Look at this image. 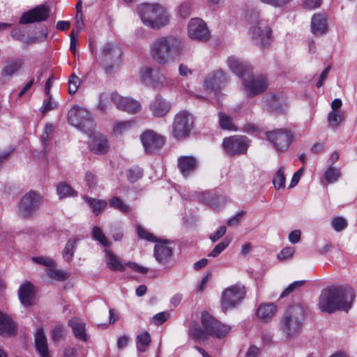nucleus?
<instances>
[{"label": "nucleus", "mask_w": 357, "mask_h": 357, "mask_svg": "<svg viewBox=\"0 0 357 357\" xmlns=\"http://www.w3.org/2000/svg\"><path fill=\"white\" fill-rule=\"evenodd\" d=\"M15 331V326L10 318L0 312V335H10Z\"/></svg>", "instance_id": "473e14b6"}, {"label": "nucleus", "mask_w": 357, "mask_h": 357, "mask_svg": "<svg viewBox=\"0 0 357 357\" xmlns=\"http://www.w3.org/2000/svg\"><path fill=\"white\" fill-rule=\"evenodd\" d=\"M68 325L72 328L76 338L84 342L87 340L84 322L77 317H73L68 321Z\"/></svg>", "instance_id": "bb28decb"}, {"label": "nucleus", "mask_w": 357, "mask_h": 357, "mask_svg": "<svg viewBox=\"0 0 357 357\" xmlns=\"http://www.w3.org/2000/svg\"><path fill=\"white\" fill-rule=\"evenodd\" d=\"M150 334L147 331L139 333L136 337L137 349L140 352H145L151 343Z\"/></svg>", "instance_id": "c9c22d12"}, {"label": "nucleus", "mask_w": 357, "mask_h": 357, "mask_svg": "<svg viewBox=\"0 0 357 357\" xmlns=\"http://www.w3.org/2000/svg\"><path fill=\"white\" fill-rule=\"evenodd\" d=\"M172 251L166 243H160L155 245L154 256L160 263L165 262L172 255Z\"/></svg>", "instance_id": "7c9ffc66"}, {"label": "nucleus", "mask_w": 357, "mask_h": 357, "mask_svg": "<svg viewBox=\"0 0 357 357\" xmlns=\"http://www.w3.org/2000/svg\"><path fill=\"white\" fill-rule=\"evenodd\" d=\"M227 74L221 70L209 74L204 81V88L206 91L216 93L227 82Z\"/></svg>", "instance_id": "a211bd4d"}, {"label": "nucleus", "mask_w": 357, "mask_h": 357, "mask_svg": "<svg viewBox=\"0 0 357 357\" xmlns=\"http://www.w3.org/2000/svg\"><path fill=\"white\" fill-rule=\"evenodd\" d=\"M18 295L20 301L23 305L25 307L31 305L34 298L33 284L29 282L23 283L20 287Z\"/></svg>", "instance_id": "a878e982"}, {"label": "nucleus", "mask_w": 357, "mask_h": 357, "mask_svg": "<svg viewBox=\"0 0 357 357\" xmlns=\"http://www.w3.org/2000/svg\"><path fill=\"white\" fill-rule=\"evenodd\" d=\"M45 272L48 277L55 280L61 281L68 278L66 273L61 270L55 269L54 267L47 268Z\"/></svg>", "instance_id": "de8ad7c7"}, {"label": "nucleus", "mask_w": 357, "mask_h": 357, "mask_svg": "<svg viewBox=\"0 0 357 357\" xmlns=\"http://www.w3.org/2000/svg\"><path fill=\"white\" fill-rule=\"evenodd\" d=\"M115 105L121 110L135 114L140 111L141 105L139 102L128 97H122L117 93L114 96Z\"/></svg>", "instance_id": "aec40b11"}, {"label": "nucleus", "mask_w": 357, "mask_h": 357, "mask_svg": "<svg viewBox=\"0 0 357 357\" xmlns=\"http://www.w3.org/2000/svg\"><path fill=\"white\" fill-rule=\"evenodd\" d=\"M276 310L277 307L273 303L261 304L257 310V316L264 321H268L275 317Z\"/></svg>", "instance_id": "c85d7f7f"}, {"label": "nucleus", "mask_w": 357, "mask_h": 357, "mask_svg": "<svg viewBox=\"0 0 357 357\" xmlns=\"http://www.w3.org/2000/svg\"><path fill=\"white\" fill-rule=\"evenodd\" d=\"M107 147L106 137L102 134H96L91 144V151L97 154H102L107 151Z\"/></svg>", "instance_id": "c756f323"}, {"label": "nucleus", "mask_w": 357, "mask_h": 357, "mask_svg": "<svg viewBox=\"0 0 357 357\" xmlns=\"http://www.w3.org/2000/svg\"><path fill=\"white\" fill-rule=\"evenodd\" d=\"M182 41L173 36L156 38L150 45V55L160 65H166L178 59L183 51Z\"/></svg>", "instance_id": "f03ea898"}, {"label": "nucleus", "mask_w": 357, "mask_h": 357, "mask_svg": "<svg viewBox=\"0 0 357 357\" xmlns=\"http://www.w3.org/2000/svg\"><path fill=\"white\" fill-rule=\"evenodd\" d=\"M284 167H281L275 173L273 183L276 190L283 189L285 187V176Z\"/></svg>", "instance_id": "c03bdc74"}, {"label": "nucleus", "mask_w": 357, "mask_h": 357, "mask_svg": "<svg viewBox=\"0 0 357 357\" xmlns=\"http://www.w3.org/2000/svg\"><path fill=\"white\" fill-rule=\"evenodd\" d=\"M42 199L40 195L30 191L25 194L20 204V214L24 217H29L33 215L39 208Z\"/></svg>", "instance_id": "4468645a"}, {"label": "nucleus", "mask_w": 357, "mask_h": 357, "mask_svg": "<svg viewBox=\"0 0 357 357\" xmlns=\"http://www.w3.org/2000/svg\"><path fill=\"white\" fill-rule=\"evenodd\" d=\"M135 126V122L133 121H121L115 124L113 131L116 135H121L129 131Z\"/></svg>", "instance_id": "a19ab883"}, {"label": "nucleus", "mask_w": 357, "mask_h": 357, "mask_svg": "<svg viewBox=\"0 0 357 357\" xmlns=\"http://www.w3.org/2000/svg\"><path fill=\"white\" fill-rule=\"evenodd\" d=\"M250 141L245 136H232L224 139L222 146L229 155L243 154L247 152Z\"/></svg>", "instance_id": "ddd939ff"}, {"label": "nucleus", "mask_w": 357, "mask_h": 357, "mask_svg": "<svg viewBox=\"0 0 357 357\" xmlns=\"http://www.w3.org/2000/svg\"><path fill=\"white\" fill-rule=\"evenodd\" d=\"M115 96H117L116 93H113L111 94L105 93L101 94L100 96V101L98 105V108L100 111H106L112 102L115 104Z\"/></svg>", "instance_id": "4c0bfd02"}, {"label": "nucleus", "mask_w": 357, "mask_h": 357, "mask_svg": "<svg viewBox=\"0 0 357 357\" xmlns=\"http://www.w3.org/2000/svg\"><path fill=\"white\" fill-rule=\"evenodd\" d=\"M341 176V172L336 167L330 165L327 167L324 178L327 183H333L338 181Z\"/></svg>", "instance_id": "e433bc0d"}, {"label": "nucleus", "mask_w": 357, "mask_h": 357, "mask_svg": "<svg viewBox=\"0 0 357 357\" xmlns=\"http://www.w3.org/2000/svg\"><path fill=\"white\" fill-rule=\"evenodd\" d=\"M150 109L153 116L162 117L170 111L171 104L161 96H158L151 102Z\"/></svg>", "instance_id": "4be33fe9"}, {"label": "nucleus", "mask_w": 357, "mask_h": 357, "mask_svg": "<svg viewBox=\"0 0 357 357\" xmlns=\"http://www.w3.org/2000/svg\"><path fill=\"white\" fill-rule=\"evenodd\" d=\"M53 131V126L51 124H47L44 129V132L42 135V139L44 143L48 142L50 137V135Z\"/></svg>", "instance_id": "338daca9"}, {"label": "nucleus", "mask_w": 357, "mask_h": 357, "mask_svg": "<svg viewBox=\"0 0 357 357\" xmlns=\"http://www.w3.org/2000/svg\"><path fill=\"white\" fill-rule=\"evenodd\" d=\"M157 69L149 67L143 68L140 72L142 79L147 84L151 86V83L155 75H157Z\"/></svg>", "instance_id": "a18cd8bd"}, {"label": "nucleus", "mask_w": 357, "mask_h": 357, "mask_svg": "<svg viewBox=\"0 0 357 357\" xmlns=\"http://www.w3.org/2000/svg\"><path fill=\"white\" fill-rule=\"evenodd\" d=\"M142 170L140 168L135 167L128 170L127 177L130 182L134 183L142 178Z\"/></svg>", "instance_id": "603ef678"}, {"label": "nucleus", "mask_w": 357, "mask_h": 357, "mask_svg": "<svg viewBox=\"0 0 357 357\" xmlns=\"http://www.w3.org/2000/svg\"><path fill=\"white\" fill-rule=\"evenodd\" d=\"M92 236L96 241H98L102 245L106 247L110 245L109 241L107 240V237L99 227L95 226L93 227Z\"/></svg>", "instance_id": "49530a36"}, {"label": "nucleus", "mask_w": 357, "mask_h": 357, "mask_svg": "<svg viewBox=\"0 0 357 357\" xmlns=\"http://www.w3.org/2000/svg\"><path fill=\"white\" fill-rule=\"evenodd\" d=\"M24 65V60L22 59H13L6 61L1 68V76L10 77L18 73Z\"/></svg>", "instance_id": "5701e85b"}, {"label": "nucleus", "mask_w": 357, "mask_h": 357, "mask_svg": "<svg viewBox=\"0 0 357 357\" xmlns=\"http://www.w3.org/2000/svg\"><path fill=\"white\" fill-rule=\"evenodd\" d=\"M50 12V8L47 5L37 6L24 13L20 17V22L21 24H29L45 21L49 17Z\"/></svg>", "instance_id": "dca6fc26"}, {"label": "nucleus", "mask_w": 357, "mask_h": 357, "mask_svg": "<svg viewBox=\"0 0 357 357\" xmlns=\"http://www.w3.org/2000/svg\"><path fill=\"white\" fill-rule=\"evenodd\" d=\"M137 234L140 238L145 239L146 241H151V242H157L158 241L157 238L155 236H154L153 234L148 232L146 230H145L141 226H137Z\"/></svg>", "instance_id": "6e6d98bb"}, {"label": "nucleus", "mask_w": 357, "mask_h": 357, "mask_svg": "<svg viewBox=\"0 0 357 357\" xmlns=\"http://www.w3.org/2000/svg\"><path fill=\"white\" fill-rule=\"evenodd\" d=\"M267 140L278 152L285 151L290 146L292 133L287 129H276L266 132Z\"/></svg>", "instance_id": "9b49d317"}, {"label": "nucleus", "mask_w": 357, "mask_h": 357, "mask_svg": "<svg viewBox=\"0 0 357 357\" xmlns=\"http://www.w3.org/2000/svg\"><path fill=\"white\" fill-rule=\"evenodd\" d=\"M305 307L299 303L294 304L287 309L280 322V330L287 338L296 335L305 317Z\"/></svg>", "instance_id": "20e7f679"}, {"label": "nucleus", "mask_w": 357, "mask_h": 357, "mask_svg": "<svg viewBox=\"0 0 357 357\" xmlns=\"http://www.w3.org/2000/svg\"><path fill=\"white\" fill-rule=\"evenodd\" d=\"M178 72L181 76L188 77L192 75V70L185 64H181L178 67Z\"/></svg>", "instance_id": "774afa93"}, {"label": "nucleus", "mask_w": 357, "mask_h": 357, "mask_svg": "<svg viewBox=\"0 0 357 357\" xmlns=\"http://www.w3.org/2000/svg\"><path fill=\"white\" fill-rule=\"evenodd\" d=\"M109 204L111 207L121 211L123 213H129L131 211L130 206L117 197H112L110 198L109 199Z\"/></svg>", "instance_id": "79ce46f5"}, {"label": "nucleus", "mask_w": 357, "mask_h": 357, "mask_svg": "<svg viewBox=\"0 0 357 357\" xmlns=\"http://www.w3.org/2000/svg\"><path fill=\"white\" fill-rule=\"evenodd\" d=\"M193 116L186 110L178 112L174 116L172 124V135L176 139L187 137L193 125Z\"/></svg>", "instance_id": "6e6552de"}, {"label": "nucleus", "mask_w": 357, "mask_h": 357, "mask_svg": "<svg viewBox=\"0 0 357 357\" xmlns=\"http://www.w3.org/2000/svg\"><path fill=\"white\" fill-rule=\"evenodd\" d=\"M347 220L342 217H335L332 221V227L336 231H341L347 227Z\"/></svg>", "instance_id": "5fc2aeb1"}, {"label": "nucleus", "mask_w": 357, "mask_h": 357, "mask_svg": "<svg viewBox=\"0 0 357 357\" xmlns=\"http://www.w3.org/2000/svg\"><path fill=\"white\" fill-rule=\"evenodd\" d=\"M242 89L248 97H254L266 90L268 86L267 79L262 75L246 77L243 79Z\"/></svg>", "instance_id": "f8f14e48"}, {"label": "nucleus", "mask_w": 357, "mask_h": 357, "mask_svg": "<svg viewBox=\"0 0 357 357\" xmlns=\"http://www.w3.org/2000/svg\"><path fill=\"white\" fill-rule=\"evenodd\" d=\"M188 34L189 38L197 40H205L209 37L205 22L199 18H194L189 22Z\"/></svg>", "instance_id": "f3484780"}, {"label": "nucleus", "mask_w": 357, "mask_h": 357, "mask_svg": "<svg viewBox=\"0 0 357 357\" xmlns=\"http://www.w3.org/2000/svg\"><path fill=\"white\" fill-rule=\"evenodd\" d=\"M68 121L72 126L86 133L92 131L93 123L89 112L86 109L75 106L68 112Z\"/></svg>", "instance_id": "1a4fd4ad"}, {"label": "nucleus", "mask_w": 357, "mask_h": 357, "mask_svg": "<svg viewBox=\"0 0 357 357\" xmlns=\"http://www.w3.org/2000/svg\"><path fill=\"white\" fill-rule=\"evenodd\" d=\"M65 333V328L62 326H57L52 331V337L54 341H59Z\"/></svg>", "instance_id": "bf43d9fd"}, {"label": "nucleus", "mask_w": 357, "mask_h": 357, "mask_svg": "<svg viewBox=\"0 0 357 357\" xmlns=\"http://www.w3.org/2000/svg\"><path fill=\"white\" fill-rule=\"evenodd\" d=\"M121 53V49L116 42L107 43L100 48L98 61L107 74L111 73L114 67L119 64Z\"/></svg>", "instance_id": "0eeeda50"}, {"label": "nucleus", "mask_w": 357, "mask_h": 357, "mask_svg": "<svg viewBox=\"0 0 357 357\" xmlns=\"http://www.w3.org/2000/svg\"><path fill=\"white\" fill-rule=\"evenodd\" d=\"M219 125L222 129L236 130V128L233 123V120L231 116L227 115L225 113H218Z\"/></svg>", "instance_id": "ea45409f"}, {"label": "nucleus", "mask_w": 357, "mask_h": 357, "mask_svg": "<svg viewBox=\"0 0 357 357\" xmlns=\"http://www.w3.org/2000/svg\"><path fill=\"white\" fill-rule=\"evenodd\" d=\"M295 252V248L294 247H287L283 248L278 254V259L280 261H285L291 259Z\"/></svg>", "instance_id": "864d4df0"}, {"label": "nucleus", "mask_w": 357, "mask_h": 357, "mask_svg": "<svg viewBox=\"0 0 357 357\" xmlns=\"http://www.w3.org/2000/svg\"><path fill=\"white\" fill-rule=\"evenodd\" d=\"M140 139L145 151L149 153L158 151L165 143L164 137L153 130L145 131Z\"/></svg>", "instance_id": "2eb2a0df"}, {"label": "nucleus", "mask_w": 357, "mask_h": 357, "mask_svg": "<svg viewBox=\"0 0 357 357\" xmlns=\"http://www.w3.org/2000/svg\"><path fill=\"white\" fill-rule=\"evenodd\" d=\"M311 31L314 35H323L328 31L327 19L325 15L314 14L311 20Z\"/></svg>", "instance_id": "b1692460"}, {"label": "nucleus", "mask_w": 357, "mask_h": 357, "mask_svg": "<svg viewBox=\"0 0 357 357\" xmlns=\"http://www.w3.org/2000/svg\"><path fill=\"white\" fill-rule=\"evenodd\" d=\"M125 265L130 267L132 270L140 273H146L149 271L148 268L139 265L135 262L130 261L126 263Z\"/></svg>", "instance_id": "e2e57ef3"}, {"label": "nucleus", "mask_w": 357, "mask_h": 357, "mask_svg": "<svg viewBox=\"0 0 357 357\" xmlns=\"http://www.w3.org/2000/svg\"><path fill=\"white\" fill-rule=\"evenodd\" d=\"M343 120L344 115L341 111H332L328 114V123L330 127H337Z\"/></svg>", "instance_id": "37998d69"}, {"label": "nucleus", "mask_w": 357, "mask_h": 357, "mask_svg": "<svg viewBox=\"0 0 357 357\" xmlns=\"http://www.w3.org/2000/svg\"><path fill=\"white\" fill-rule=\"evenodd\" d=\"M201 321L202 328L196 322H192L190 325L189 335L195 341H204L208 336L221 339L231 330L229 326L220 322L207 312L202 313Z\"/></svg>", "instance_id": "7ed1b4c3"}, {"label": "nucleus", "mask_w": 357, "mask_h": 357, "mask_svg": "<svg viewBox=\"0 0 357 357\" xmlns=\"http://www.w3.org/2000/svg\"><path fill=\"white\" fill-rule=\"evenodd\" d=\"M86 185L90 188H93L97 183V178L91 172H87L85 175Z\"/></svg>", "instance_id": "680f3d73"}, {"label": "nucleus", "mask_w": 357, "mask_h": 357, "mask_svg": "<svg viewBox=\"0 0 357 357\" xmlns=\"http://www.w3.org/2000/svg\"><path fill=\"white\" fill-rule=\"evenodd\" d=\"M177 166L181 174L187 178L197 167V159L191 155H182L177 160Z\"/></svg>", "instance_id": "412c9836"}, {"label": "nucleus", "mask_w": 357, "mask_h": 357, "mask_svg": "<svg viewBox=\"0 0 357 357\" xmlns=\"http://www.w3.org/2000/svg\"><path fill=\"white\" fill-rule=\"evenodd\" d=\"M169 316V314L168 312H159L153 316V320L155 325L160 326L167 320Z\"/></svg>", "instance_id": "13d9d810"}, {"label": "nucleus", "mask_w": 357, "mask_h": 357, "mask_svg": "<svg viewBox=\"0 0 357 357\" xmlns=\"http://www.w3.org/2000/svg\"><path fill=\"white\" fill-rule=\"evenodd\" d=\"M248 20L252 24L250 35L254 43L261 47L269 45L272 41V30L266 22L261 20L257 13L246 14Z\"/></svg>", "instance_id": "423d86ee"}, {"label": "nucleus", "mask_w": 357, "mask_h": 357, "mask_svg": "<svg viewBox=\"0 0 357 357\" xmlns=\"http://www.w3.org/2000/svg\"><path fill=\"white\" fill-rule=\"evenodd\" d=\"M31 261L36 264L46 266L47 268L50 267H54L56 265L55 261L53 259L47 257H33L31 258Z\"/></svg>", "instance_id": "8fccbe9b"}, {"label": "nucleus", "mask_w": 357, "mask_h": 357, "mask_svg": "<svg viewBox=\"0 0 357 357\" xmlns=\"http://www.w3.org/2000/svg\"><path fill=\"white\" fill-rule=\"evenodd\" d=\"M230 243V240L228 238H225L222 241L219 243L218 245L215 246V248L208 253V257H218L223 250H225Z\"/></svg>", "instance_id": "09e8293b"}, {"label": "nucleus", "mask_w": 357, "mask_h": 357, "mask_svg": "<svg viewBox=\"0 0 357 357\" xmlns=\"http://www.w3.org/2000/svg\"><path fill=\"white\" fill-rule=\"evenodd\" d=\"M227 63L230 70L242 79L249 75L252 71V68L246 61L234 56L228 57Z\"/></svg>", "instance_id": "6ab92c4d"}, {"label": "nucleus", "mask_w": 357, "mask_h": 357, "mask_svg": "<svg viewBox=\"0 0 357 357\" xmlns=\"http://www.w3.org/2000/svg\"><path fill=\"white\" fill-rule=\"evenodd\" d=\"M138 12L143 23L151 28L159 29L169 22L167 10L160 4H142Z\"/></svg>", "instance_id": "39448f33"}, {"label": "nucleus", "mask_w": 357, "mask_h": 357, "mask_svg": "<svg viewBox=\"0 0 357 357\" xmlns=\"http://www.w3.org/2000/svg\"><path fill=\"white\" fill-rule=\"evenodd\" d=\"M321 0H305L303 6L307 9H314L321 6Z\"/></svg>", "instance_id": "69168bd1"}, {"label": "nucleus", "mask_w": 357, "mask_h": 357, "mask_svg": "<svg viewBox=\"0 0 357 357\" xmlns=\"http://www.w3.org/2000/svg\"><path fill=\"white\" fill-rule=\"evenodd\" d=\"M354 297L355 293L351 289L328 287L321 291L318 306L321 312L327 313L337 310L348 311Z\"/></svg>", "instance_id": "f257e3e1"}, {"label": "nucleus", "mask_w": 357, "mask_h": 357, "mask_svg": "<svg viewBox=\"0 0 357 357\" xmlns=\"http://www.w3.org/2000/svg\"><path fill=\"white\" fill-rule=\"evenodd\" d=\"M190 4L188 2H183L179 7V12L183 17H187L190 15Z\"/></svg>", "instance_id": "0e129e2a"}, {"label": "nucleus", "mask_w": 357, "mask_h": 357, "mask_svg": "<svg viewBox=\"0 0 357 357\" xmlns=\"http://www.w3.org/2000/svg\"><path fill=\"white\" fill-rule=\"evenodd\" d=\"M304 282H305L303 280L295 281L292 282L281 294L280 297H284L291 294V292H293L294 291L301 288L303 285Z\"/></svg>", "instance_id": "4d7b16f0"}, {"label": "nucleus", "mask_w": 357, "mask_h": 357, "mask_svg": "<svg viewBox=\"0 0 357 357\" xmlns=\"http://www.w3.org/2000/svg\"><path fill=\"white\" fill-rule=\"evenodd\" d=\"M105 263L107 266L113 271H119L123 272L125 271V266L121 263L117 257L109 250L105 249Z\"/></svg>", "instance_id": "2f4dec72"}, {"label": "nucleus", "mask_w": 357, "mask_h": 357, "mask_svg": "<svg viewBox=\"0 0 357 357\" xmlns=\"http://www.w3.org/2000/svg\"><path fill=\"white\" fill-rule=\"evenodd\" d=\"M245 287L235 284L225 289L222 294V308L224 311L235 307L245 296Z\"/></svg>", "instance_id": "9d476101"}, {"label": "nucleus", "mask_w": 357, "mask_h": 357, "mask_svg": "<svg viewBox=\"0 0 357 357\" xmlns=\"http://www.w3.org/2000/svg\"><path fill=\"white\" fill-rule=\"evenodd\" d=\"M80 83V79L77 76L74 74L71 75L68 80V93L70 95L75 94L77 91Z\"/></svg>", "instance_id": "3c124183"}, {"label": "nucleus", "mask_w": 357, "mask_h": 357, "mask_svg": "<svg viewBox=\"0 0 357 357\" xmlns=\"http://www.w3.org/2000/svg\"><path fill=\"white\" fill-rule=\"evenodd\" d=\"M36 348L41 357H50L46 336L42 328H38L35 335Z\"/></svg>", "instance_id": "cd10ccee"}, {"label": "nucleus", "mask_w": 357, "mask_h": 357, "mask_svg": "<svg viewBox=\"0 0 357 357\" xmlns=\"http://www.w3.org/2000/svg\"><path fill=\"white\" fill-rule=\"evenodd\" d=\"M227 229L225 226L220 227L218 230L214 233L211 234L209 236L210 240L212 242H215L222 238L226 233Z\"/></svg>", "instance_id": "052dcab7"}, {"label": "nucleus", "mask_w": 357, "mask_h": 357, "mask_svg": "<svg viewBox=\"0 0 357 357\" xmlns=\"http://www.w3.org/2000/svg\"><path fill=\"white\" fill-rule=\"evenodd\" d=\"M178 84V78L167 77L159 71L157 72V75L155 76L151 83V86L155 89H161L164 88H172L176 86Z\"/></svg>", "instance_id": "393cba45"}, {"label": "nucleus", "mask_w": 357, "mask_h": 357, "mask_svg": "<svg viewBox=\"0 0 357 357\" xmlns=\"http://www.w3.org/2000/svg\"><path fill=\"white\" fill-rule=\"evenodd\" d=\"M56 192L60 199L66 198L76 195V192L71 186L66 183H59L57 185Z\"/></svg>", "instance_id": "58836bf2"}, {"label": "nucleus", "mask_w": 357, "mask_h": 357, "mask_svg": "<svg viewBox=\"0 0 357 357\" xmlns=\"http://www.w3.org/2000/svg\"><path fill=\"white\" fill-rule=\"evenodd\" d=\"M84 199L96 215L100 214L106 208L107 204V202L102 199L89 197H84Z\"/></svg>", "instance_id": "f704fd0d"}, {"label": "nucleus", "mask_w": 357, "mask_h": 357, "mask_svg": "<svg viewBox=\"0 0 357 357\" xmlns=\"http://www.w3.org/2000/svg\"><path fill=\"white\" fill-rule=\"evenodd\" d=\"M78 241L77 238L73 237L67 241L63 250V257L65 261H70L73 259Z\"/></svg>", "instance_id": "72a5a7b5"}]
</instances>
